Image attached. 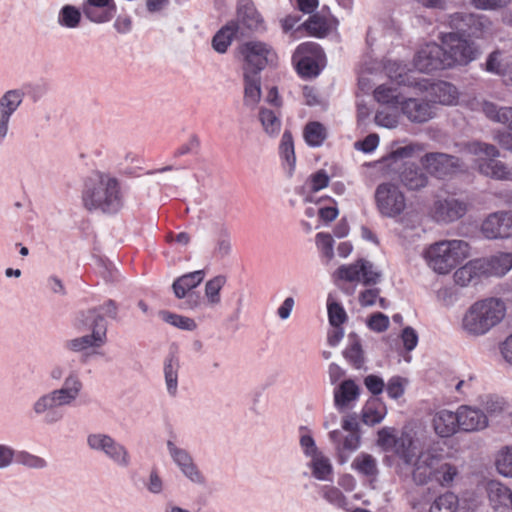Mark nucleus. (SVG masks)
<instances>
[{
  "label": "nucleus",
  "mask_w": 512,
  "mask_h": 512,
  "mask_svg": "<svg viewBox=\"0 0 512 512\" xmlns=\"http://www.w3.org/2000/svg\"><path fill=\"white\" fill-rule=\"evenodd\" d=\"M82 202L88 211L118 213L124 206L119 179L108 172L94 171L84 183Z\"/></svg>",
  "instance_id": "nucleus-1"
},
{
  "label": "nucleus",
  "mask_w": 512,
  "mask_h": 512,
  "mask_svg": "<svg viewBox=\"0 0 512 512\" xmlns=\"http://www.w3.org/2000/svg\"><path fill=\"white\" fill-rule=\"evenodd\" d=\"M505 312V304L500 299L477 301L465 312L461 327L469 336H483L503 320Z\"/></svg>",
  "instance_id": "nucleus-2"
},
{
  "label": "nucleus",
  "mask_w": 512,
  "mask_h": 512,
  "mask_svg": "<svg viewBox=\"0 0 512 512\" xmlns=\"http://www.w3.org/2000/svg\"><path fill=\"white\" fill-rule=\"evenodd\" d=\"M417 150H420V147L414 144L399 147L382 160L397 172L399 182L410 191L423 189L429 183V177L423 168L415 163L403 161L411 157Z\"/></svg>",
  "instance_id": "nucleus-3"
},
{
  "label": "nucleus",
  "mask_w": 512,
  "mask_h": 512,
  "mask_svg": "<svg viewBox=\"0 0 512 512\" xmlns=\"http://www.w3.org/2000/svg\"><path fill=\"white\" fill-rule=\"evenodd\" d=\"M470 247L464 240H442L425 251L428 265L439 274H447L469 257Z\"/></svg>",
  "instance_id": "nucleus-4"
},
{
  "label": "nucleus",
  "mask_w": 512,
  "mask_h": 512,
  "mask_svg": "<svg viewBox=\"0 0 512 512\" xmlns=\"http://www.w3.org/2000/svg\"><path fill=\"white\" fill-rule=\"evenodd\" d=\"M467 150L475 156L484 155L486 157L477 160V169L480 174L496 180L512 181V167L497 160L500 151L495 145L473 141L467 144Z\"/></svg>",
  "instance_id": "nucleus-5"
},
{
  "label": "nucleus",
  "mask_w": 512,
  "mask_h": 512,
  "mask_svg": "<svg viewBox=\"0 0 512 512\" xmlns=\"http://www.w3.org/2000/svg\"><path fill=\"white\" fill-rule=\"evenodd\" d=\"M440 40L448 68L467 65L478 57L479 51L474 42L462 37L458 32L442 33Z\"/></svg>",
  "instance_id": "nucleus-6"
},
{
  "label": "nucleus",
  "mask_w": 512,
  "mask_h": 512,
  "mask_svg": "<svg viewBox=\"0 0 512 512\" xmlns=\"http://www.w3.org/2000/svg\"><path fill=\"white\" fill-rule=\"evenodd\" d=\"M239 54L243 61V73L260 75V72L276 60L273 49L261 41H247L239 46Z\"/></svg>",
  "instance_id": "nucleus-7"
},
{
  "label": "nucleus",
  "mask_w": 512,
  "mask_h": 512,
  "mask_svg": "<svg viewBox=\"0 0 512 512\" xmlns=\"http://www.w3.org/2000/svg\"><path fill=\"white\" fill-rule=\"evenodd\" d=\"M378 212L383 217L395 218L406 209V197L400 188L391 182L380 183L374 193Z\"/></svg>",
  "instance_id": "nucleus-8"
},
{
  "label": "nucleus",
  "mask_w": 512,
  "mask_h": 512,
  "mask_svg": "<svg viewBox=\"0 0 512 512\" xmlns=\"http://www.w3.org/2000/svg\"><path fill=\"white\" fill-rule=\"evenodd\" d=\"M90 449L102 452L119 467L127 468L131 464V456L127 448L110 435L93 433L87 437Z\"/></svg>",
  "instance_id": "nucleus-9"
},
{
  "label": "nucleus",
  "mask_w": 512,
  "mask_h": 512,
  "mask_svg": "<svg viewBox=\"0 0 512 512\" xmlns=\"http://www.w3.org/2000/svg\"><path fill=\"white\" fill-rule=\"evenodd\" d=\"M421 164L431 175L440 179L450 177L465 169L460 158L440 152L426 153L421 158Z\"/></svg>",
  "instance_id": "nucleus-10"
},
{
  "label": "nucleus",
  "mask_w": 512,
  "mask_h": 512,
  "mask_svg": "<svg viewBox=\"0 0 512 512\" xmlns=\"http://www.w3.org/2000/svg\"><path fill=\"white\" fill-rule=\"evenodd\" d=\"M295 55L299 57L297 71L302 77H316L320 73L324 53L317 43L305 42L300 44Z\"/></svg>",
  "instance_id": "nucleus-11"
},
{
  "label": "nucleus",
  "mask_w": 512,
  "mask_h": 512,
  "mask_svg": "<svg viewBox=\"0 0 512 512\" xmlns=\"http://www.w3.org/2000/svg\"><path fill=\"white\" fill-rule=\"evenodd\" d=\"M67 406L65 401L51 390L39 396L32 404V413L36 418L42 419L46 425H54L60 422L64 414L61 407Z\"/></svg>",
  "instance_id": "nucleus-12"
},
{
  "label": "nucleus",
  "mask_w": 512,
  "mask_h": 512,
  "mask_svg": "<svg viewBox=\"0 0 512 512\" xmlns=\"http://www.w3.org/2000/svg\"><path fill=\"white\" fill-rule=\"evenodd\" d=\"M337 276L347 282H361L364 285H375L380 281L381 273L375 270L374 265L365 259H359L349 265H341Z\"/></svg>",
  "instance_id": "nucleus-13"
},
{
  "label": "nucleus",
  "mask_w": 512,
  "mask_h": 512,
  "mask_svg": "<svg viewBox=\"0 0 512 512\" xmlns=\"http://www.w3.org/2000/svg\"><path fill=\"white\" fill-rule=\"evenodd\" d=\"M444 55L445 51L441 45L428 43L417 52L414 58V66L424 73L447 69Z\"/></svg>",
  "instance_id": "nucleus-14"
},
{
  "label": "nucleus",
  "mask_w": 512,
  "mask_h": 512,
  "mask_svg": "<svg viewBox=\"0 0 512 512\" xmlns=\"http://www.w3.org/2000/svg\"><path fill=\"white\" fill-rule=\"evenodd\" d=\"M481 232L487 239H503L512 236V211L491 213L483 221Z\"/></svg>",
  "instance_id": "nucleus-15"
},
{
  "label": "nucleus",
  "mask_w": 512,
  "mask_h": 512,
  "mask_svg": "<svg viewBox=\"0 0 512 512\" xmlns=\"http://www.w3.org/2000/svg\"><path fill=\"white\" fill-rule=\"evenodd\" d=\"M468 211V204L456 198L439 199L432 207V217L437 222L451 223L462 218Z\"/></svg>",
  "instance_id": "nucleus-16"
},
{
  "label": "nucleus",
  "mask_w": 512,
  "mask_h": 512,
  "mask_svg": "<svg viewBox=\"0 0 512 512\" xmlns=\"http://www.w3.org/2000/svg\"><path fill=\"white\" fill-rule=\"evenodd\" d=\"M24 95L21 89H12L0 97V140L7 136L10 118L22 104Z\"/></svg>",
  "instance_id": "nucleus-17"
},
{
  "label": "nucleus",
  "mask_w": 512,
  "mask_h": 512,
  "mask_svg": "<svg viewBox=\"0 0 512 512\" xmlns=\"http://www.w3.org/2000/svg\"><path fill=\"white\" fill-rule=\"evenodd\" d=\"M456 412L459 419V429L462 432H477L488 426L487 415L477 407L461 405Z\"/></svg>",
  "instance_id": "nucleus-18"
},
{
  "label": "nucleus",
  "mask_w": 512,
  "mask_h": 512,
  "mask_svg": "<svg viewBox=\"0 0 512 512\" xmlns=\"http://www.w3.org/2000/svg\"><path fill=\"white\" fill-rule=\"evenodd\" d=\"M402 113L414 123H424L432 119L436 112L430 102L419 98H407L401 101Z\"/></svg>",
  "instance_id": "nucleus-19"
},
{
  "label": "nucleus",
  "mask_w": 512,
  "mask_h": 512,
  "mask_svg": "<svg viewBox=\"0 0 512 512\" xmlns=\"http://www.w3.org/2000/svg\"><path fill=\"white\" fill-rule=\"evenodd\" d=\"M85 17L94 23L109 22L116 13L114 0H85L82 4Z\"/></svg>",
  "instance_id": "nucleus-20"
},
{
  "label": "nucleus",
  "mask_w": 512,
  "mask_h": 512,
  "mask_svg": "<svg viewBox=\"0 0 512 512\" xmlns=\"http://www.w3.org/2000/svg\"><path fill=\"white\" fill-rule=\"evenodd\" d=\"M241 28H246L251 32H260L265 30L264 20L256 10L254 4L249 0H241L237 9V21L235 22Z\"/></svg>",
  "instance_id": "nucleus-21"
},
{
  "label": "nucleus",
  "mask_w": 512,
  "mask_h": 512,
  "mask_svg": "<svg viewBox=\"0 0 512 512\" xmlns=\"http://www.w3.org/2000/svg\"><path fill=\"white\" fill-rule=\"evenodd\" d=\"M490 506L495 512H510L512 491L498 481H490L486 486Z\"/></svg>",
  "instance_id": "nucleus-22"
},
{
  "label": "nucleus",
  "mask_w": 512,
  "mask_h": 512,
  "mask_svg": "<svg viewBox=\"0 0 512 512\" xmlns=\"http://www.w3.org/2000/svg\"><path fill=\"white\" fill-rule=\"evenodd\" d=\"M167 447L171 457L186 477L195 483L201 484L204 482L203 476L193 463V460L187 451L176 447L172 441H168Z\"/></svg>",
  "instance_id": "nucleus-23"
},
{
  "label": "nucleus",
  "mask_w": 512,
  "mask_h": 512,
  "mask_svg": "<svg viewBox=\"0 0 512 512\" xmlns=\"http://www.w3.org/2000/svg\"><path fill=\"white\" fill-rule=\"evenodd\" d=\"M83 387L84 384L79 372L72 370L64 378L62 385L59 388L53 389V391L62 401H65L67 406H72L79 398Z\"/></svg>",
  "instance_id": "nucleus-24"
},
{
  "label": "nucleus",
  "mask_w": 512,
  "mask_h": 512,
  "mask_svg": "<svg viewBox=\"0 0 512 512\" xmlns=\"http://www.w3.org/2000/svg\"><path fill=\"white\" fill-rule=\"evenodd\" d=\"M437 455L430 452H422L414 463L412 472L413 480L418 485L427 484L433 480V469L437 465Z\"/></svg>",
  "instance_id": "nucleus-25"
},
{
  "label": "nucleus",
  "mask_w": 512,
  "mask_h": 512,
  "mask_svg": "<svg viewBox=\"0 0 512 512\" xmlns=\"http://www.w3.org/2000/svg\"><path fill=\"white\" fill-rule=\"evenodd\" d=\"M432 423L435 433L442 438L451 437L460 431L456 411L442 409L434 415Z\"/></svg>",
  "instance_id": "nucleus-26"
},
{
  "label": "nucleus",
  "mask_w": 512,
  "mask_h": 512,
  "mask_svg": "<svg viewBox=\"0 0 512 512\" xmlns=\"http://www.w3.org/2000/svg\"><path fill=\"white\" fill-rule=\"evenodd\" d=\"M484 275L504 276L512 269V252H499L487 259H479Z\"/></svg>",
  "instance_id": "nucleus-27"
},
{
  "label": "nucleus",
  "mask_w": 512,
  "mask_h": 512,
  "mask_svg": "<svg viewBox=\"0 0 512 512\" xmlns=\"http://www.w3.org/2000/svg\"><path fill=\"white\" fill-rule=\"evenodd\" d=\"M429 94L434 103L442 105H454L459 98L457 88L453 84L445 81L431 84Z\"/></svg>",
  "instance_id": "nucleus-28"
},
{
  "label": "nucleus",
  "mask_w": 512,
  "mask_h": 512,
  "mask_svg": "<svg viewBox=\"0 0 512 512\" xmlns=\"http://www.w3.org/2000/svg\"><path fill=\"white\" fill-rule=\"evenodd\" d=\"M359 394V387L353 380H344L334 390V404L339 410L346 409L357 400Z\"/></svg>",
  "instance_id": "nucleus-29"
},
{
  "label": "nucleus",
  "mask_w": 512,
  "mask_h": 512,
  "mask_svg": "<svg viewBox=\"0 0 512 512\" xmlns=\"http://www.w3.org/2000/svg\"><path fill=\"white\" fill-rule=\"evenodd\" d=\"M204 277L205 272L203 270H197L178 277L172 284L175 297L178 299L185 298L188 293L193 292L192 290L203 281Z\"/></svg>",
  "instance_id": "nucleus-30"
},
{
  "label": "nucleus",
  "mask_w": 512,
  "mask_h": 512,
  "mask_svg": "<svg viewBox=\"0 0 512 512\" xmlns=\"http://www.w3.org/2000/svg\"><path fill=\"white\" fill-rule=\"evenodd\" d=\"M484 275L480 260H473L457 269L454 273V281L460 286L476 284L480 277Z\"/></svg>",
  "instance_id": "nucleus-31"
},
{
  "label": "nucleus",
  "mask_w": 512,
  "mask_h": 512,
  "mask_svg": "<svg viewBox=\"0 0 512 512\" xmlns=\"http://www.w3.org/2000/svg\"><path fill=\"white\" fill-rule=\"evenodd\" d=\"M243 103L250 109H255L261 99V77L255 74H244Z\"/></svg>",
  "instance_id": "nucleus-32"
},
{
  "label": "nucleus",
  "mask_w": 512,
  "mask_h": 512,
  "mask_svg": "<svg viewBox=\"0 0 512 512\" xmlns=\"http://www.w3.org/2000/svg\"><path fill=\"white\" fill-rule=\"evenodd\" d=\"M330 440L336 445L337 450L340 453L341 462H345L342 457L344 451L353 452L358 449L360 445L359 433H346L344 434L341 430H333L329 433Z\"/></svg>",
  "instance_id": "nucleus-33"
},
{
  "label": "nucleus",
  "mask_w": 512,
  "mask_h": 512,
  "mask_svg": "<svg viewBox=\"0 0 512 512\" xmlns=\"http://www.w3.org/2000/svg\"><path fill=\"white\" fill-rule=\"evenodd\" d=\"M486 70L501 76L511 74L512 56L498 50L492 52L487 58Z\"/></svg>",
  "instance_id": "nucleus-34"
},
{
  "label": "nucleus",
  "mask_w": 512,
  "mask_h": 512,
  "mask_svg": "<svg viewBox=\"0 0 512 512\" xmlns=\"http://www.w3.org/2000/svg\"><path fill=\"white\" fill-rule=\"evenodd\" d=\"M482 111L489 120L512 127V106L499 107L493 102L485 101Z\"/></svg>",
  "instance_id": "nucleus-35"
},
{
  "label": "nucleus",
  "mask_w": 512,
  "mask_h": 512,
  "mask_svg": "<svg viewBox=\"0 0 512 512\" xmlns=\"http://www.w3.org/2000/svg\"><path fill=\"white\" fill-rule=\"evenodd\" d=\"M239 32V26L234 21L229 22L220 29L212 39V46L218 53H225L230 46L233 37Z\"/></svg>",
  "instance_id": "nucleus-36"
},
{
  "label": "nucleus",
  "mask_w": 512,
  "mask_h": 512,
  "mask_svg": "<svg viewBox=\"0 0 512 512\" xmlns=\"http://www.w3.org/2000/svg\"><path fill=\"white\" fill-rule=\"evenodd\" d=\"M87 320L91 321L90 328L92 333L89 334L101 347L107 339V324L102 314L98 312V309H91L88 311Z\"/></svg>",
  "instance_id": "nucleus-37"
},
{
  "label": "nucleus",
  "mask_w": 512,
  "mask_h": 512,
  "mask_svg": "<svg viewBox=\"0 0 512 512\" xmlns=\"http://www.w3.org/2000/svg\"><path fill=\"white\" fill-rule=\"evenodd\" d=\"M437 465L433 469V480L441 486H449L458 475V469L455 465L445 462L441 456L437 455Z\"/></svg>",
  "instance_id": "nucleus-38"
},
{
  "label": "nucleus",
  "mask_w": 512,
  "mask_h": 512,
  "mask_svg": "<svg viewBox=\"0 0 512 512\" xmlns=\"http://www.w3.org/2000/svg\"><path fill=\"white\" fill-rule=\"evenodd\" d=\"M386 415V407L378 399L368 401L362 409V421L367 425L380 423Z\"/></svg>",
  "instance_id": "nucleus-39"
},
{
  "label": "nucleus",
  "mask_w": 512,
  "mask_h": 512,
  "mask_svg": "<svg viewBox=\"0 0 512 512\" xmlns=\"http://www.w3.org/2000/svg\"><path fill=\"white\" fill-rule=\"evenodd\" d=\"M303 136L309 146L319 147L326 140L328 133L326 127L322 123L312 121L305 125Z\"/></svg>",
  "instance_id": "nucleus-40"
},
{
  "label": "nucleus",
  "mask_w": 512,
  "mask_h": 512,
  "mask_svg": "<svg viewBox=\"0 0 512 512\" xmlns=\"http://www.w3.org/2000/svg\"><path fill=\"white\" fill-rule=\"evenodd\" d=\"M179 361L174 355H170L164 363V376L168 393L176 396L178 388Z\"/></svg>",
  "instance_id": "nucleus-41"
},
{
  "label": "nucleus",
  "mask_w": 512,
  "mask_h": 512,
  "mask_svg": "<svg viewBox=\"0 0 512 512\" xmlns=\"http://www.w3.org/2000/svg\"><path fill=\"white\" fill-rule=\"evenodd\" d=\"M343 355L345 359L356 369H361L364 366V352L362 350L360 340L356 335H349V345L344 350Z\"/></svg>",
  "instance_id": "nucleus-42"
},
{
  "label": "nucleus",
  "mask_w": 512,
  "mask_h": 512,
  "mask_svg": "<svg viewBox=\"0 0 512 512\" xmlns=\"http://www.w3.org/2000/svg\"><path fill=\"white\" fill-rule=\"evenodd\" d=\"M303 26L311 36L323 38L331 30V25L324 16L319 14L311 15L307 21L304 22Z\"/></svg>",
  "instance_id": "nucleus-43"
},
{
  "label": "nucleus",
  "mask_w": 512,
  "mask_h": 512,
  "mask_svg": "<svg viewBox=\"0 0 512 512\" xmlns=\"http://www.w3.org/2000/svg\"><path fill=\"white\" fill-rule=\"evenodd\" d=\"M231 250L230 232L224 224H221L215 239L213 254L216 258L222 259L227 257L231 253Z\"/></svg>",
  "instance_id": "nucleus-44"
},
{
  "label": "nucleus",
  "mask_w": 512,
  "mask_h": 512,
  "mask_svg": "<svg viewBox=\"0 0 512 512\" xmlns=\"http://www.w3.org/2000/svg\"><path fill=\"white\" fill-rule=\"evenodd\" d=\"M352 468L367 477H375L378 473L377 461L370 455L362 453L352 462Z\"/></svg>",
  "instance_id": "nucleus-45"
},
{
  "label": "nucleus",
  "mask_w": 512,
  "mask_h": 512,
  "mask_svg": "<svg viewBox=\"0 0 512 512\" xmlns=\"http://www.w3.org/2000/svg\"><path fill=\"white\" fill-rule=\"evenodd\" d=\"M227 279L224 275H217L205 284V297L210 306L218 305L221 301L220 291Z\"/></svg>",
  "instance_id": "nucleus-46"
},
{
  "label": "nucleus",
  "mask_w": 512,
  "mask_h": 512,
  "mask_svg": "<svg viewBox=\"0 0 512 512\" xmlns=\"http://www.w3.org/2000/svg\"><path fill=\"white\" fill-rule=\"evenodd\" d=\"M310 467L312 469L313 476L322 481L328 480L333 470L330 460L322 453L316 454L312 457Z\"/></svg>",
  "instance_id": "nucleus-47"
},
{
  "label": "nucleus",
  "mask_w": 512,
  "mask_h": 512,
  "mask_svg": "<svg viewBox=\"0 0 512 512\" xmlns=\"http://www.w3.org/2000/svg\"><path fill=\"white\" fill-rule=\"evenodd\" d=\"M81 22V11L73 5H65L61 8L58 15L59 25L74 29L79 26Z\"/></svg>",
  "instance_id": "nucleus-48"
},
{
  "label": "nucleus",
  "mask_w": 512,
  "mask_h": 512,
  "mask_svg": "<svg viewBox=\"0 0 512 512\" xmlns=\"http://www.w3.org/2000/svg\"><path fill=\"white\" fill-rule=\"evenodd\" d=\"M259 120L264 131L269 136L277 135L281 128V121L272 110L262 108L259 111Z\"/></svg>",
  "instance_id": "nucleus-49"
},
{
  "label": "nucleus",
  "mask_w": 512,
  "mask_h": 512,
  "mask_svg": "<svg viewBox=\"0 0 512 512\" xmlns=\"http://www.w3.org/2000/svg\"><path fill=\"white\" fill-rule=\"evenodd\" d=\"M413 439L408 433H402L400 437H396L392 450L395 451L406 463L412 460Z\"/></svg>",
  "instance_id": "nucleus-50"
},
{
  "label": "nucleus",
  "mask_w": 512,
  "mask_h": 512,
  "mask_svg": "<svg viewBox=\"0 0 512 512\" xmlns=\"http://www.w3.org/2000/svg\"><path fill=\"white\" fill-rule=\"evenodd\" d=\"M458 506V498L452 492L439 496L431 505L430 512H455Z\"/></svg>",
  "instance_id": "nucleus-51"
},
{
  "label": "nucleus",
  "mask_w": 512,
  "mask_h": 512,
  "mask_svg": "<svg viewBox=\"0 0 512 512\" xmlns=\"http://www.w3.org/2000/svg\"><path fill=\"white\" fill-rule=\"evenodd\" d=\"M374 97L379 103L388 104L394 107L401 105V101H403L396 89L385 85H380L375 89Z\"/></svg>",
  "instance_id": "nucleus-52"
},
{
  "label": "nucleus",
  "mask_w": 512,
  "mask_h": 512,
  "mask_svg": "<svg viewBox=\"0 0 512 512\" xmlns=\"http://www.w3.org/2000/svg\"><path fill=\"white\" fill-rule=\"evenodd\" d=\"M279 150L282 159L286 161L290 170H293L296 158L292 134L289 131L283 133Z\"/></svg>",
  "instance_id": "nucleus-53"
},
{
  "label": "nucleus",
  "mask_w": 512,
  "mask_h": 512,
  "mask_svg": "<svg viewBox=\"0 0 512 512\" xmlns=\"http://www.w3.org/2000/svg\"><path fill=\"white\" fill-rule=\"evenodd\" d=\"M14 461L31 469H44L47 467V461L44 458L31 454L27 451H15Z\"/></svg>",
  "instance_id": "nucleus-54"
},
{
  "label": "nucleus",
  "mask_w": 512,
  "mask_h": 512,
  "mask_svg": "<svg viewBox=\"0 0 512 512\" xmlns=\"http://www.w3.org/2000/svg\"><path fill=\"white\" fill-rule=\"evenodd\" d=\"M161 316L165 322L182 330L193 331L197 327L195 321L192 318L186 316L170 313L167 311L161 312Z\"/></svg>",
  "instance_id": "nucleus-55"
},
{
  "label": "nucleus",
  "mask_w": 512,
  "mask_h": 512,
  "mask_svg": "<svg viewBox=\"0 0 512 512\" xmlns=\"http://www.w3.org/2000/svg\"><path fill=\"white\" fill-rule=\"evenodd\" d=\"M64 347L72 352H82L88 348H99L100 346L90 335H84L65 341Z\"/></svg>",
  "instance_id": "nucleus-56"
},
{
  "label": "nucleus",
  "mask_w": 512,
  "mask_h": 512,
  "mask_svg": "<svg viewBox=\"0 0 512 512\" xmlns=\"http://www.w3.org/2000/svg\"><path fill=\"white\" fill-rule=\"evenodd\" d=\"M323 497L332 505L348 510V501L344 494L336 487L325 486L322 492Z\"/></svg>",
  "instance_id": "nucleus-57"
},
{
  "label": "nucleus",
  "mask_w": 512,
  "mask_h": 512,
  "mask_svg": "<svg viewBox=\"0 0 512 512\" xmlns=\"http://www.w3.org/2000/svg\"><path fill=\"white\" fill-rule=\"evenodd\" d=\"M328 318L331 326H341L347 320V314L343 306L337 302L328 299L327 303Z\"/></svg>",
  "instance_id": "nucleus-58"
},
{
  "label": "nucleus",
  "mask_w": 512,
  "mask_h": 512,
  "mask_svg": "<svg viewBox=\"0 0 512 512\" xmlns=\"http://www.w3.org/2000/svg\"><path fill=\"white\" fill-rule=\"evenodd\" d=\"M496 467L503 476L512 477V446L503 449L498 454Z\"/></svg>",
  "instance_id": "nucleus-59"
},
{
  "label": "nucleus",
  "mask_w": 512,
  "mask_h": 512,
  "mask_svg": "<svg viewBox=\"0 0 512 512\" xmlns=\"http://www.w3.org/2000/svg\"><path fill=\"white\" fill-rule=\"evenodd\" d=\"M474 22V15L463 12H456L449 15L448 24L451 28L465 32L466 27Z\"/></svg>",
  "instance_id": "nucleus-60"
},
{
  "label": "nucleus",
  "mask_w": 512,
  "mask_h": 512,
  "mask_svg": "<svg viewBox=\"0 0 512 512\" xmlns=\"http://www.w3.org/2000/svg\"><path fill=\"white\" fill-rule=\"evenodd\" d=\"M316 245L328 260L334 257V240L330 234L318 233L316 235Z\"/></svg>",
  "instance_id": "nucleus-61"
},
{
  "label": "nucleus",
  "mask_w": 512,
  "mask_h": 512,
  "mask_svg": "<svg viewBox=\"0 0 512 512\" xmlns=\"http://www.w3.org/2000/svg\"><path fill=\"white\" fill-rule=\"evenodd\" d=\"M375 122L379 126L392 129L398 124V116L395 111H390L388 108H384L377 111L375 115Z\"/></svg>",
  "instance_id": "nucleus-62"
},
{
  "label": "nucleus",
  "mask_w": 512,
  "mask_h": 512,
  "mask_svg": "<svg viewBox=\"0 0 512 512\" xmlns=\"http://www.w3.org/2000/svg\"><path fill=\"white\" fill-rule=\"evenodd\" d=\"M329 176L327 172L323 169L318 170L313 173L308 179V186L310 192H318L324 188H326L329 184Z\"/></svg>",
  "instance_id": "nucleus-63"
},
{
  "label": "nucleus",
  "mask_w": 512,
  "mask_h": 512,
  "mask_svg": "<svg viewBox=\"0 0 512 512\" xmlns=\"http://www.w3.org/2000/svg\"><path fill=\"white\" fill-rule=\"evenodd\" d=\"M367 325L375 332H383L389 327V318L387 315L377 312L369 317Z\"/></svg>",
  "instance_id": "nucleus-64"
}]
</instances>
